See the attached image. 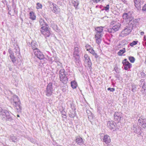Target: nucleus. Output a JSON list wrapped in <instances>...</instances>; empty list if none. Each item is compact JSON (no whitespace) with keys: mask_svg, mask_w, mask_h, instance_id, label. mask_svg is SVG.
<instances>
[{"mask_svg":"<svg viewBox=\"0 0 146 146\" xmlns=\"http://www.w3.org/2000/svg\"><path fill=\"white\" fill-rule=\"evenodd\" d=\"M135 5V7L138 9H141V6L143 3V1H141L140 0H134Z\"/></svg>","mask_w":146,"mask_h":146,"instance_id":"9","label":"nucleus"},{"mask_svg":"<svg viewBox=\"0 0 146 146\" xmlns=\"http://www.w3.org/2000/svg\"><path fill=\"white\" fill-rule=\"evenodd\" d=\"M123 2L125 3L126 2V1L125 0H122Z\"/></svg>","mask_w":146,"mask_h":146,"instance_id":"43","label":"nucleus"},{"mask_svg":"<svg viewBox=\"0 0 146 146\" xmlns=\"http://www.w3.org/2000/svg\"><path fill=\"white\" fill-rule=\"evenodd\" d=\"M142 10L143 11H146V3L144 5L142 8Z\"/></svg>","mask_w":146,"mask_h":146,"instance_id":"39","label":"nucleus"},{"mask_svg":"<svg viewBox=\"0 0 146 146\" xmlns=\"http://www.w3.org/2000/svg\"><path fill=\"white\" fill-rule=\"evenodd\" d=\"M132 25L131 24H128L125 27L124 29L121 31V36H126L130 33L131 31Z\"/></svg>","mask_w":146,"mask_h":146,"instance_id":"3","label":"nucleus"},{"mask_svg":"<svg viewBox=\"0 0 146 146\" xmlns=\"http://www.w3.org/2000/svg\"><path fill=\"white\" fill-rule=\"evenodd\" d=\"M84 62L88 65H90L91 64V60L87 54H85L84 56Z\"/></svg>","mask_w":146,"mask_h":146,"instance_id":"12","label":"nucleus"},{"mask_svg":"<svg viewBox=\"0 0 146 146\" xmlns=\"http://www.w3.org/2000/svg\"><path fill=\"white\" fill-rule=\"evenodd\" d=\"M88 51L90 53L94 56L95 58H97L98 57L97 54L95 52L92 48H90V49H88Z\"/></svg>","mask_w":146,"mask_h":146,"instance_id":"20","label":"nucleus"},{"mask_svg":"<svg viewBox=\"0 0 146 146\" xmlns=\"http://www.w3.org/2000/svg\"><path fill=\"white\" fill-rule=\"evenodd\" d=\"M42 5L41 4H40L39 3H38L37 4L36 8L37 9L41 8L42 7Z\"/></svg>","mask_w":146,"mask_h":146,"instance_id":"32","label":"nucleus"},{"mask_svg":"<svg viewBox=\"0 0 146 146\" xmlns=\"http://www.w3.org/2000/svg\"><path fill=\"white\" fill-rule=\"evenodd\" d=\"M13 98V100H18L19 99L18 96L16 95H14Z\"/></svg>","mask_w":146,"mask_h":146,"instance_id":"35","label":"nucleus"},{"mask_svg":"<svg viewBox=\"0 0 146 146\" xmlns=\"http://www.w3.org/2000/svg\"><path fill=\"white\" fill-rule=\"evenodd\" d=\"M103 141L107 144L110 143L111 141L110 137L108 135H105L104 137Z\"/></svg>","mask_w":146,"mask_h":146,"instance_id":"11","label":"nucleus"},{"mask_svg":"<svg viewBox=\"0 0 146 146\" xmlns=\"http://www.w3.org/2000/svg\"><path fill=\"white\" fill-rule=\"evenodd\" d=\"M59 9L56 5L54 6L53 7V11L54 13H57L59 11Z\"/></svg>","mask_w":146,"mask_h":146,"instance_id":"25","label":"nucleus"},{"mask_svg":"<svg viewBox=\"0 0 146 146\" xmlns=\"http://www.w3.org/2000/svg\"><path fill=\"white\" fill-rule=\"evenodd\" d=\"M144 43L146 45V42H145Z\"/></svg>","mask_w":146,"mask_h":146,"instance_id":"49","label":"nucleus"},{"mask_svg":"<svg viewBox=\"0 0 146 146\" xmlns=\"http://www.w3.org/2000/svg\"><path fill=\"white\" fill-rule=\"evenodd\" d=\"M10 57V58L11 61L13 63H15L16 61L15 57L14 56V54L9 55Z\"/></svg>","mask_w":146,"mask_h":146,"instance_id":"26","label":"nucleus"},{"mask_svg":"<svg viewBox=\"0 0 146 146\" xmlns=\"http://www.w3.org/2000/svg\"><path fill=\"white\" fill-rule=\"evenodd\" d=\"M95 38L96 40V42L99 44L100 43L101 41V38L102 36L98 35H95Z\"/></svg>","mask_w":146,"mask_h":146,"instance_id":"16","label":"nucleus"},{"mask_svg":"<svg viewBox=\"0 0 146 146\" xmlns=\"http://www.w3.org/2000/svg\"><path fill=\"white\" fill-rule=\"evenodd\" d=\"M96 31V34L95 35H98L102 36L103 33V27H96L95 29Z\"/></svg>","mask_w":146,"mask_h":146,"instance_id":"10","label":"nucleus"},{"mask_svg":"<svg viewBox=\"0 0 146 146\" xmlns=\"http://www.w3.org/2000/svg\"><path fill=\"white\" fill-rule=\"evenodd\" d=\"M105 10L106 11H107L109 10V5H108L107 6L104 7Z\"/></svg>","mask_w":146,"mask_h":146,"instance_id":"36","label":"nucleus"},{"mask_svg":"<svg viewBox=\"0 0 146 146\" xmlns=\"http://www.w3.org/2000/svg\"><path fill=\"white\" fill-rule=\"evenodd\" d=\"M8 10L9 11L8 12V14H9V15H11V13H10V12H11V10H9V8H8Z\"/></svg>","mask_w":146,"mask_h":146,"instance_id":"41","label":"nucleus"},{"mask_svg":"<svg viewBox=\"0 0 146 146\" xmlns=\"http://www.w3.org/2000/svg\"><path fill=\"white\" fill-rule=\"evenodd\" d=\"M71 85L73 88L75 89L77 86V83L75 81L72 82H71Z\"/></svg>","mask_w":146,"mask_h":146,"instance_id":"27","label":"nucleus"},{"mask_svg":"<svg viewBox=\"0 0 146 146\" xmlns=\"http://www.w3.org/2000/svg\"><path fill=\"white\" fill-rule=\"evenodd\" d=\"M122 17L123 19H125L128 23L130 22L133 18L132 15L130 12L124 13Z\"/></svg>","mask_w":146,"mask_h":146,"instance_id":"4","label":"nucleus"},{"mask_svg":"<svg viewBox=\"0 0 146 146\" xmlns=\"http://www.w3.org/2000/svg\"><path fill=\"white\" fill-rule=\"evenodd\" d=\"M40 24L41 25H47V24L45 23L44 21L42 19H40L39 21Z\"/></svg>","mask_w":146,"mask_h":146,"instance_id":"24","label":"nucleus"},{"mask_svg":"<svg viewBox=\"0 0 146 146\" xmlns=\"http://www.w3.org/2000/svg\"><path fill=\"white\" fill-rule=\"evenodd\" d=\"M121 25L120 23H117L113 26L111 28L108 29V31L110 33H114L118 31L120 28Z\"/></svg>","mask_w":146,"mask_h":146,"instance_id":"7","label":"nucleus"},{"mask_svg":"<svg viewBox=\"0 0 146 146\" xmlns=\"http://www.w3.org/2000/svg\"><path fill=\"white\" fill-rule=\"evenodd\" d=\"M108 90H110L111 92H113L115 90V89L113 88H108Z\"/></svg>","mask_w":146,"mask_h":146,"instance_id":"37","label":"nucleus"},{"mask_svg":"<svg viewBox=\"0 0 146 146\" xmlns=\"http://www.w3.org/2000/svg\"><path fill=\"white\" fill-rule=\"evenodd\" d=\"M35 55L40 60L44 58V55L38 49H36L34 51Z\"/></svg>","mask_w":146,"mask_h":146,"instance_id":"8","label":"nucleus"},{"mask_svg":"<svg viewBox=\"0 0 146 146\" xmlns=\"http://www.w3.org/2000/svg\"><path fill=\"white\" fill-rule=\"evenodd\" d=\"M72 3L75 7L76 8L78 5L79 3L78 0H72Z\"/></svg>","mask_w":146,"mask_h":146,"instance_id":"21","label":"nucleus"},{"mask_svg":"<svg viewBox=\"0 0 146 146\" xmlns=\"http://www.w3.org/2000/svg\"><path fill=\"white\" fill-rule=\"evenodd\" d=\"M52 85V83H50L47 86L46 90V95L47 96H50L52 94L53 91Z\"/></svg>","mask_w":146,"mask_h":146,"instance_id":"6","label":"nucleus"},{"mask_svg":"<svg viewBox=\"0 0 146 146\" xmlns=\"http://www.w3.org/2000/svg\"><path fill=\"white\" fill-rule=\"evenodd\" d=\"M66 74L63 69L60 70L59 76L60 81L64 84H66L68 81Z\"/></svg>","mask_w":146,"mask_h":146,"instance_id":"2","label":"nucleus"},{"mask_svg":"<svg viewBox=\"0 0 146 146\" xmlns=\"http://www.w3.org/2000/svg\"><path fill=\"white\" fill-rule=\"evenodd\" d=\"M125 52V48H123L122 50H120L118 52L117 54L119 56H122Z\"/></svg>","mask_w":146,"mask_h":146,"instance_id":"23","label":"nucleus"},{"mask_svg":"<svg viewBox=\"0 0 146 146\" xmlns=\"http://www.w3.org/2000/svg\"><path fill=\"white\" fill-rule=\"evenodd\" d=\"M146 64V58L145 59V62H144Z\"/></svg>","mask_w":146,"mask_h":146,"instance_id":"47","label":"nucleus"},{"mask_svg":"<svg viewBox=\"0 0 146 146\" xmlns=\"http://www.w3.org/2000/svg\"><path fill=\"white\" fill-rule=\"evenodd\" d=\"M129 62L128 61H127V60L126 59H125L124 60H123L122 61V63L123 64L124 62Z\"/></svg>","mask_w":146,"mask_h":146,"instance_id":"40","label":"nucleus"},{"mask_svg":"<svg viewBox=\"0 0 146 146\" xmlns=\"http://www.w3.org/2000/svg\"><path fill=\"white\" fill-rule=\"evenodd\" d=\"M144 80L143 79H142L141 80V82H143Z\"/></svg>","mask_w":146,"mask_h":146,"instance_id":"46","label":"nucleus"},{"mask_svg":"<svg viewBox=\"0 0 146 146\" xmlns=\"http://www.w3.org/2000/svg\"><path fill=\"white\" fill-rule=\"evenodd\" d=\"M13 8L14 9V11H15V10H14V9H15V8Z\"/></svg>","mask_w":146,"mask_h":146,"instance_id":"50","label":"nucleus"},{"mask_svg":"<svg viewBox=\"0 0 146 146\" xmlns=\"http://www.w3.org/2000/svg\"><path fill=\"white\" fill-rule=\"evenodd\" d=\"M129 59L130 62L131 63H133L135 61V58L133 56H129Z\"/></svg>","mask_w":146,"mask_h":146,"instance_id":"29","label":"nucleus"},{"mask_svg":"<svg viewBox=\"0 0 146 146\" xmlns=\"http://www.w3.org/2000/svg\"><path fill=\"white\" fill-rule=\"evenodd\" d=\"M114 116L115 121L119 122L121 120V117L118 113H115Z\"/></svg>","mask_w":146,"mask_h":146,"instance_id":"13","label":"nucleus"},{"mask_svg":"<svg viewBox=\"0 0 146 146\" xmlns=\"http://www.w3.org/2000/svg\"><path fill=\"white\" fill-rule=\"evenodd\" d=\"M76 142L79 145H81L83 143L82 139L80 137H77L76 138Z\"/></svg>","mask_w":146,"mask_h":146,"instance_id":"18","label":"nucleus"},{"mask_svg":"<svg viewBox=\"0 0 146 146\" xmlns=\"http://www.w3.org/2000/svg\"><path fill=\"white\" fill-rule=\"evenodd\" d=\"M80 50V47L79 46H75L74 48V52L73 54L74 57L75 58V62L78 66L80 64V60H79V53Z\"/></svg>","mask_w":146,"mask_h":146,"instance_id":"1","label":"nucleus"},{"mask_svg":"<svg viewBox=\"0 0 146 146\" xmlns=\"http://www.w3.org/2000/svg\"><path fill=\"white\" fill-rule=\"evenodd\" d=\"M21 103L19 101L15 102L14 106L15 107L16 109L17 110H21V106H20Z\"/></svg>","mask_w":146,"mask_h":146,"instance_id":"17","label":"nucleus"},{"mask_svg":"<svg viewBox=\"0 0 146 146\" xmlns=\"http://www.w3.org/2000/svg\"><path fill=\"white\" fill-rule=\"evenodd\" d=\"M9 114V113L8 112H7L6 113L5 112L4 113H3L2 114H1L2 117L3 118H5L7 117V114Z\"/></svg>","mask_w":146,"mask_h":146,"instance_id":"31","label":"nucleus"},{"mask_svg":"<svg viewBox=\"0 0 146 146\" xmlns=\"http://www.w3.org/2000/svg\"><path fill=\"white\" fill-rule=\"evenodd\" d=\"M14 51L15 52L19 53V49L18 47H16L14 49Z\"/></svg>","mask_w":146,"mask_h":146,"instance_id":"33","label":"nucleus"},{"mask_svg":"<svg viewBox=\"0 0 146 146\" xmlns=\"http://www.w3.org/2000/svg\"><path fill=\"white\" fill-rule=\"evenodd\" d=\"M30 18L33 20H34L36 19V16L35 15L34 13L33 12H31L30 13Z\"/></svg>","mask_w":146,"mask_h":146,"instance_id":"22","label":"nucleus"},{"mask_svg":"<svg viewBox=\"0 0 146 146\" xmlns=\"http://www.w3.org/2000/svg\"><path fill=\"white\" fill-rule=\"evenodd\" d=\"M137 86L136 85H132V91L133 92H135L137 89Z\"/></svg>","mask_w":146,"mask_h":146,"instance_id":"30","label":"nucleus"},{"mask_svg":"<svg viewBox=\"0 0 146 146\" xmlns=\"http://www.w3.org/2000/svg\"><path fill=\"white\" fill-rule=\"evenodd\" d=\"M31 46L32 49L34 50V51H35L36 49H38L37 47L38 45L35 41H32L31 42Z\"/></svg>","mask_w":146,"mask_h":146,"instance_id":"15","label":"nucleus"},{"mask_svg":"<svg viewBox=\"0 0 146 146\" xmlns=\"http://www.w3.org/2000/svg\"><path fill=\"white\" fill-rule=\"evenodd\" d=\"M17 117H19V115H17Z\"/></svg>","mask_w":146,"mask_h":146,"instance_id":"48","label":"nucleus"},{"mask_svg":"<svg viewBox=\"0 0 146 146\" xmlns=\"http://www.w3.org/2000/svg\"><path fill=\"white\" fill-rule=\"evenodd\" d=\"M123 64L124 69L126 70H127L128 69L130 68L132 65L129 62H124Z\"/></svg>","mask_w":146,"mask_h":146,"instance_id":"14","label":"nucleus"},{"mask_svg":"<svg viewBox=\"0 0 146 146\" xmlns=\"http://www.w3.org/2000/svg\"><path fill=\"white\" fill-rule=\"evenodd\" d=\"M144 33L143 32H141L140 33V35H143L144 34Z\"/></svg>","mask_w":146,"mask_h":146,"instance_id":"42","label":"nucleus"},{"mask_svg":"<svg viewBox=\"0 0 146 146\" xmlns=\"http://www.w3.org/2000/svg\"><path fill=\"white\" fill-rule=\"evenodd\" d=\"M86 50H88V49H90V48H91L90 47V46L88 45H86Z\"/></svg>","mask_w":146,"mask_h":146,"instance_id":"38","label":"nucleus"},{"mask_svg":"<svg viewBox=\"0 0 146 146\" xmlns=\"http://www.w3.org/2000/svg\"><path fill=\"white\" fill-rule=\"evenodd\" d=\"M138 42V41H133L132 42L130 43L129 44L130 46H133L136 44Z\"/></svg>","mask_w":146,"mask_h":146,"instance_id":"28","label":"nucleus"},{"mask_svg":"<svg viewBox=\"0 0 146 146\" xmlns=\"http://www.w3.org/2000/svg\"><path fill=\"white\" fill-rule=\"evenodd\" d=\"M13 4V6H14V5H15V4L14 2H13L12 3Z\"/></svg>","mask_w":146,"mask_h":146,"instance_id":"45","label":"nucleus"},{"mask_svg":"<svg viewBox=\"0 0 146 146\" xmlns=\"http://www.w3.org/2000/svg\"><path fill=\"white\" fill-rule=\"evenodd\" d=\"M49 29L48 27L43 26L41 27L40 31L45 37H48L50 34Z\"/></svg>","mask_w":146,"mask_h":146,"instance_id":"5","label":"nucleus"},{"mask_svg":"<svg viewBox=\"0 0 146 146\" xmlns=\"http://www.w3.org/2000/svg\"><path fill=\"white\" fill-rule=\"evenodd\" d=\"M8 52L9 54H10V55H13L14 54L13 52L10 48L9 49Z\"/></svg>","mask_w":146,"mask_h":146,"instance_id":"34","label":"nucleus"},{"mask_svg":"<svg viewBox=\"0 0 146 146\" xmlns=\"http://www.w3.org/2000/svg\"><path fill=\"white\" fill-rule=\"evenodd\" d=\"M144 41H146V36H144Z\"/></svg>","mask_w":146,"mask_h":146,"instance_id":"44","label":"nucleus"},{"mask_svg":"<svg viewBox=\"0 0 146 146\" xmlns=\"http://www.w3.org/2000/svg\"><path fill=\"white\" fill-rule=\"evenodd\" d=\"M107 125L109 128L111 129H114L115 127V125L112 121H109L107 123Z\"/></svg>","mask_w":146,"mask_h":146,"instance_id":"19","label":"nucleus"}]
</instances>
